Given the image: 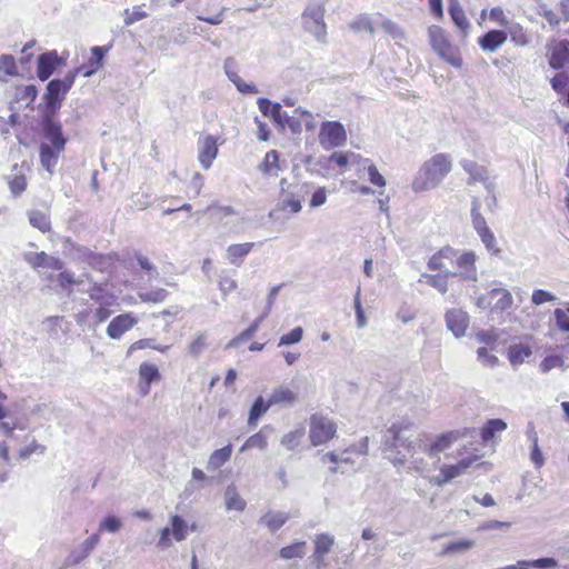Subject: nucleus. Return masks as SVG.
<instances>
[{
    "instance_id": "obj_1",
    "label": "nucleus",
    "mask_w": 569,
    "mask_h": 569,
    "mask_svg": "<svg viewBox=\"0 0 569 569\" xmlns=\"http://www.w3.org/2000/svg\"><path fill=\"white\" fill-rule=\"evenodd\" d=\"M385 445L390 449L389 459L396 466L410 463L409 469L426 477L429 465L423 458L416 457L423 451V442L419 437H413L410 425L400 426L393 423L385 436Z\"/></svg>"
},
{
    "instance_id": "obj_2",
    "label": "nucleus",
    "mask_w": 569,
    "mask_h": 569,
    "mask_svg": "<svg viewBox=\"0 0 569 569\" xmlns=\"http://www.w3.org/2000/svg\"><path fill=\"white\" fill-rule=\"evenodd\" d=\"M452 169V160L449 156L437 153L427 160L419 169L412 181L415 192H423L436 189L442 183Z\"/></svg>"
},
{
    "instance_id": "obj_3",
    "label": "nucleus",
    "mask_w": 569,
    "mask_h": 569,
    "mask_svg": "<svg viewBox=\"0 0 569 569\" xmlns=\"http://www.w3.org/2000/svg\"><path fill=\"white\" fill-rule=\"evenodd\" d=\"M82 71V68H74L66 73L62 79H52L47 84V91L43 94L46 110L57 112L61 108L67 93L72 88L76 77Z\"/></svg>"
},
{
    "instance_id": "obj_4",
    "label": "nucleus",
    "mask_w": 569,
    "mask_h": 569,
    "mask_svg": "<svg viewBox=\"0 0 569 569\" xmlns=\"http://www.w3.org/2000/svg\"><path fill=\"white\" fill-rule=\"evenodd\" d=\"M428 37L431 48L437 54L453 68L462 67V58L457 47H453L445 30L438 26H431L428 29Z\"/></svg>"
},
{
    "instance_id": "obj_5",
    "label": "nucleus",
    "mask_w": 569,
    "mask_h": 569,
    "mask_svg": "<svg viewBox=\"0 0 569 569\" xmlns=\"http://www.w3.org/2000/svg\"><path fill=\"white\" fill-rule=\"evenodd\" d=\"M325 13L326 9L323 4L309 6L302 13L305 29L311 33L319 43L327 42Z\"/></svg>"
},
{
    "instance_id": "obj_6",
    "label": "nucleus",
    "mask_w": 569,
    "mask_h": 569,
    "mask_svg": "<svg viewBox=\"0 0 569 569\" xmlns=\"http://www.w3.org/2000/svg\"><path fill=\"white\" fill-rule=\"evenodd\" d=\"M513 303L512 295L502 287L492 288L487 295L477 299V307L490 309L491 313H502L508 311Z\"/></svg>"
},
{
    "instance_id": "obj_7",
    "label": "nucleus",
    "mask_w": 569,
    "mask_h": 569,
    "mask_svg": "<svg viewBox=\"0 0 569 569\" xmlns=\"http://www.w3.org/2000/svg\"><path fill=\"white\" fill-rule=\"evenodd\" d=\"M194 530V523L189 526L182 517L173 515L170 517V527H164L160 530L158 547L169 548L171 546V536L177 542H181L187 539L189 531Z\"/></svg>"
},
{
    "instance_id": "obj_8",
    "label": "nucleus",
    "mask_w": 569,
    "mask_h": 569,
    "mask_svg": "<svg viewBox=\"0 0 569 569\" xmlns=\"http://www.w3.org/2000/svg\"><path fill=\"white\" fill-rule=\"evenodd\" d=\"M337 432L336 423L328 417L312 415L310 417L309 438L312 446L327 443Z\"/></svg>"
},
{
    "instance_id": "obj_9",
    "label": "nucleus",
    "mask_w": 569,
    "mask_h": 569,
    "mask_svg": "<svg viewBox=\"0 0 569 569\" xmlns=\"http://www.w3.org/2000/svg\"><path fill=\"white\" fill-rule=\"evenodd\" d=\"M463 170L469 174L468 184L482 183L488 193L496 191V181L485 166L477 163L471 159L463 158L460 161Z\"/></svg>"
},
{
    "instance_id": "obj_10",
    "label": "nucleus",
    "mask_w": 569,
    "mask_h": 569,
    "mask_svg": "<svg viewBox=\"0 0 569 569\" xmlns=\"http://www.w3.org/2000/svg\"><path fill=\"white\" fill-rule=\"evenodd\" d=\"M281 286H274L270 289V292L267 298V307L263 311V313L258 317L246 330H243L240 335L232 338L226 346L227 349H233L237 348L242 341H246L254 336V333L258 331L260 323L263 321V319L268 316L270 312L272 305L279 293Z\"/></svg>"
},
{
    "instance_id": "obj_11",
    "label": "nucleus",
    "mask_w": 569,
    "mask_h": 569,
    "mask_svg": "<svg viewBox=\"0 0 569 569\" xmlns=\"http://www.w3.org/2000/svg\"><path fill=\"white\" fill-rule=\"evenodd\" d=\"M476 259L477 257L472 251L459 253L457 250V257L453 260L457 271H448L449 276H459L463 280L477 281L478 270L476 267Z\"/></svg>"
},
{
    "instance_id": "obj_12",
    "label": "nucleus",
    "mask_w": 569,
    "mask_h": 569,
    "mask_svg": "<svg viewBox=\"0 0 569 569\" xmlns=\"http://www.w3.org/2000/svg\"><path fill=\"white\" fill-rule=\"evenodd\" d=\"M23 260L31 266L33 269L47 268L60 271L63 269L64 263L61 259L49 256L44 251L33 252L26 251L23 252Z\"/></svg>"
},
{
    "instance_id": "obj_13",
    "label": "nucleus",
    "mask_w": 569,
    "mask_h": 569,
    "mask_svg": "<svg viewBox=\"0 0 569 569\" xmlns=\"http://www.w3.org/2000/svg\"><path fill=\"white\" fill-rule=\"evenodd\" d=\"M447 328L452 332L456 338L465 336L469 327V316L460 308H452L446 312Z\"/></svg>"
},
{
    "instance_id": "obj_14",
    "label": "nucleus",
    "mask_w": 569,
    "mask_h": 569,
    "mask_svg": "<svg viewBox=\"0 0 569 569\" xmlns=\"http://www.w3.org/2000/svg\"><path fill=\"white\" fill-rule=\"evenodd\" d=\"M99 541L100 537L98 533L91 535L79 547L71 550L69 556L66 558L64 567L76 566L82 562L97 547Z\"/></svg>"
},
{
    "instance_id": "obj_15",
    "label": "nucleus",
    "mask_w": 569,
    "mask_h": 569,
    "mask_svg": "<svg viewBox=\"0 0 569 569\" xmlns=\"http://www.w3.org/2000/svg\"><path fill=\"white\" fill-rule=\"evenodd\" d=\"M368 452V438H365L359 446H352L341 453L336 452H327L322 457V461L328 459L330 462L338 465V463H355V460L352 458V455L356 453L357 456H363Z\"/></svg>"
},
{
    "instance_id": "obj_16",
    "label": "nucleus",
    "mask_w": 569,
    "mask_h": 569,
    "mask_svg": "<svg viewBox=\"0 0 569 569\" xmlns=\"http://www.w3.org/2000/svg\"><path fill=\"white\" fill-rule=\"evenodd\" d=\"M319 142H346L347 133L339 121H325L319 132Z\"/></svg>"
},
{
    "instance_id": "obj_17",
    "label": "nucleus",
    "mask_w": 569,
    "mask_h": 569,
    "mask_svg": "<svg viewBox=\"0 0 569 569\" xmlns=\"http://www.w3.org/2000/svg\"><path fill=\"white\" fill-rule=\"evenodd\" d=\"M138 319L131 313L114 317L107 327V335L111 339H119L124 332L136 326Z\"/></svg>"
},
{
    "instance_id": "obj_18",
    "label": "nucleus",
    "mask_w": 569,
    "mask_h": 569,
    "mask_svg": "<svg viewBox=\"0 0 569 569\" xmlns=\"http://www.w3.org/2000/svg\"><path fill=\"white\" fill-rule=\"evenodd\" d=\"M463 433L459 430H453L440 435L431 445L423 443V451L433 457L447 450L455 441H457Z\"/></svg>"
},
{
    "instance_id": "obj_19",
    "label": "nucleus",
    "mask_w": 569,
    "mask_h": 569,
    "mask_svg": "<svg viewBox=\"0 0 569 569\" xmlns=\"http://www.w3.org/2000/svg\"><path fill=\"white\" fill-rule=\"evenodd\" d=\"M60 63L57 51H48L38 57L37 74L41 81L48 80Z\"/></svg>"
},
{
    "instance_id": "obj_20",
    "label": "nucleus",
    "mask_w": 569,
    "mask_h": 569,
    "mask_svg": "<svg viewBox=\"0 0 569 569\" xmlns=\"http://www.w3.org/2000/svg\"><path fill=\"white\" fill-rule=\"evenodd\" d=\"M139 389L141 395L147 396L150 392L151 383L160 379V372L156 365L142 362L139 367Z\"/></svg>"
},
{
    "instance_id": "obj_21",
    "label": "nucleus",
    "mask_w": 569,
    "mask_h": 569,
    "mask_svg": "<svg viewBox=\"0 0 569 569\" xmlns=\"http://www.w3.org/2000/svg\"><path fill=\"white\" fill-rule=\"evenodd\" d=\"M549 64L556 70L569 68V40H561L553 46Z\"/></svg>"
},
{
    "instance_id": "obj_22",
    "label": "nucleus",
    "mask_w": 569,
    "mask_h": 569,
    "mask_svg": "<svg viewBox=\"0 0 569 569\" xmlns=\"http://www.w3.org/2000/svg\"><path fill=\"white\" fill-rule=\"evenodd\" d=\"M457 257V250L447 246L441 248L435 254H432L428 261V268L430 270H446L448 263L453 264V260Z\"/></svg>"
},
{
    "instance_id": "obj_23",
    "label": "nucleus",
    "mask_w": 569,
    "mask_h": 569,
    "mask_svg": "<svg viewBox=\"0 0 569 569\" xmlns=\"http://www.w3.org/2000/svg\"><path fill=\"white\" fill-rule=\"evenodd\" d=\"M64 144H41L40 161L41 166L52 173L58 163L60 153L63 151Z\"/></svg>"
},
{
    "instance_id": "obj_24",
    "label": "nucleus",
    "mask_w": 569,
    "mask_h": 569,
    "mask_svg": "<svg viewBox=\"0 0 569 569\" xmlns=\"http://www.w3.org/2000/svg\"><path fill=\"white\" fill-rule=\"evenodd\" d=\"M54 113L48 112V110L44 111L42 120L44 136L50 142H67V139L62 136L60 122L54 119Z\"/></svg>"
},
{
    "instance_id": "obj_25",
    "label": "nucleus",
    "mask_w": 569,
    "mask_h": 569,
    "mask_svg": "<svg viewBox=\"0 0 569 569\" xmlns=\"http://www.w3.org/2000/svg\"><path fill=\"white\" fill-rule=\"evenodd\" d=\"M87 292L93 305L118 306V298L101 283H93Z\"/></svg>"
},
{
    "instance_id": "obj_26",
    "label": "nucleus",
    "mask_w": 569,
    "mask_h": 569,
    "mask_svg": "<svg viewBox=\"0 0 569 569\" xmlns=\"http://www.w3.org/2000/svg\"><path fill=\"white\" fill-rule=\"evenodd\" d=\"M507 40V33L502 30H490L478 39L483 51L495 52Z\"/></svg>"
},
{
    "instance_id": "obj_27",
    "label": "nucleus",
    "mask_w": 569,
    "mask_h": 569,
    "mask_svg": "<svg viewBox=\"0 0 569 569\" xmlns=\"http://www.w3.org/2000/svg\"><path fill=\"white\" fill-rule=\"evenodd\" d=\"M297 400L298 393L284 385L276 387L269 397L271 406H292Z\"/></svg>"
},
{
    "instance_id": "obj_28",
    "label": "nucleus",
    "mask_w": 569,
    "mask_h": 569,
    "mask_svg": "<svg viewBox=\"0 0 569 569\" xmlns=\"http://www.w3.org/2000/svg\"><path fill=\"white\" fill-rule=\"evenodd\" d=\"M362 157L356 152H333L329 157V163H333L340 169H348L355 167L360 171Z\"/></svg>"
},
{
    "instance_id": "obj_29",
    "label": "nucleus",
    "mask_w": 569,
    "mask_h": 569,
    "mask_svg": "<svg viewBox=\"0 0 569 569\" xmlns=\"http://www.w3.org/2000/svg\"><path fill=\"white\" fill-rule=\"evenodd\" d=\"M532 355V348L529 343H512L509 346L507 357L513 367L523 363Z\"/></svg>"
},
{
    "instance_id": "obj_30",
    "label": "nucleus",
    "mask_w": 569,
    "mask_h": 569,
    "mask_svg": "<svg viewBox=\"0 0 569 569\" xmlns=\"http://www.w3.org/2000/svg\"><path fill=\"white\" fill-rule=\"evenodd\" d=\"M253 242L236 243L227 248V258L231 264L241 266L244 258L253 248Z\"/></svg>"
},
{
    "instance_id": "obj_31",
    "label": "nucleus",
    "mask_w": 569,
    "mask_h": 569,
    "mask_svg": "<svg viewBox=\"0 0 569 569\" xmlns=\"http://www.w3.org/2000/svg\"><path fill=\"white\" fill-rule=\"evenodd\" d=\"M449 14L455 22V24L460 29V31L466 36L470 28L469 20L467 19L462 7L460 6L458 0H449Z\"/></svg>"
},
{
    "instance_id": "obj_32",
    "label": "nucleus",
    "mask_w": 569,
    "mask_h": 569,
    "mask_svg": "<svg viewBox=\"0 0 569 569\" xmlns=\"http://www.w3.org/2000/svg\"><path fill=\"white\" fill-rule=\"evenodd\" d=\"M478 459L477 456L468 457L459 460L455 465H442V471L446 473L447 479L450 481L462 476L468 468Z\"/></svg>"
},
{
    "instance_id": "obj_33",
    "label": "nucleus",
    "mask_w": 569,
    "mask_h": 569,
    "mask_svg": "<svg viewBox=\"0 0 569 569\" xmlns=\"http://www.w3.org/2000/svg\"><path fill=\"white\" fill-rule=\"evenodd\" d=\"M257 104H258L260 112L263 116L272 119L274 124L280 123L281 114L283 111L280 103L272 102L267 98H259L257 100Z\"/></svg>"
},
{
    "instance_id": "obj_34",
    "label": "nucleus",
    "mask_w": 569,
    "mask_h": 569,
    "mask_svg": "<svg viewBox=\"0 0 569 569\" xmlns=\"http://www.w3.org/2000/svg\"><path fill=\"white\" fill-rule=\"evenodd\" d=\"M288 513L283 511H268L260 518V522L271 532H276L288 521Z\"/></svg>"
},
{
    "instance_id": "obj_35",
    "label": "nucleus",
    "mask_w": 569,
    "mask_h": 569,
    "mask_svg": "<svg viewBox=\"0 0 569 569\" xmlns=\"http://www.w3.org/2000/svg\"><path fill=\"white\" fill-rule=\"evenodd\" d=\"M272 407L269 399L264 400L263 397L259 396L253 401L248 416V425L256 427L259 419Z\"/></svg>"
},
{
    "instance_id": "obj_36",
    "label": "nucleus",
    "mask_w": 569,
    "mask_h": 569,
    "mask_svg": "<svg viewBox=\"0 0 569 569\" xmlns=\"http://www.w3.org/2000/svg\"><path fill=\"white\" fill-rule=\"evenodd\" d=\"M276 126L280 129L287 127L292 133H300L302 131V117H300L298 108L293 110L292 114L282 111L280 123Z\"/></svg>"
},
{
    "instance_id": "obj_37",
    "label": "nucleus",
    "mask_w": 569,
    "mask_h": 569,
    "mask_svg": "<svg viewBox=\"0 0 569 569\" xmlns=\"http://www.w3.org/2000/svg\"><path fill=\"white\" fill-rule=\"evenodd\" d=\"M259 168L264 174L277 177L281 171L278 152L274 150L267 152Z\"/></svg>"
},
{
    "instance_id": "obj_38",
    "label": "nucleus",
    "mask_w": 569,
    "mask_h": 569,
    "mask_svg": "<svg viewBox=\"0 0 569 569\" xmlns=\"http://www.w3.org/2000/svg\"><path fill=\"white\" fill-rule=\"evenodd\" d=\"M94 308H90L89 311L82 312L81 316L90 317L93 326H99L110 318L114 312L112 309L114 306L93 305Z\"/></svg>"
},
{
    "instance_id": "obj_39",
    "label": "nucleus",
    "mask_w": 569,
    "mask_h": 569,
    "mask_svg": "<svg viewBox=\"0 0 569 569\" xmlns=\"http://www.w3.org/2000/svg\"><path fill=\"white\" fill-rule=\"evenodd\" d=\"M448 271L446 273L438 274L422 273L420 276L419 282H425L438 290L440 293L445 295L448 291Z\"/></svg>"
},
{
    "instance_id": "obj_40",
    "label": "nucleus",
    "mask_w": 569,
    "mask_h": 569,
    "mask_svg": "<svg viewBox=\"0 0 569 569\" xmlns=\"http://www.w3.org/2000/svg\"><path fill=\"white\" fill-rule=\"evenodd\" d=\"M307 555V542L296 541L280 549L279 556L283 560L302 559Z\"/></svg>"
},
{
    "instance_id": "obj_41",
    "label": "nucleus",
    "mask_w": 569,
    "mask_h": 569,
    "mask_svg": "<svg viewBox=\"0 0 569 569\" xmlns=\"http://www.w3.org/2000/svg\"><path fill=\"white\" fill-rule=\"evenodd\" d=\"M232 453V446L227 445L221 449L214 450L208 460L207 468L209 470H217L221 466H223L231 457Z\"/></svg>"
},
{
    "instance_id": "obj_42",
    "label": "nucleus",
    "mask_w": 569,
    "mask_h": 569,
    "mask_svg": "<svg viewBox=\"0 0 569 569\" xmlns=\"http://www.w3.org/2000/svg\"><path fill=\"white\" fill-rule=\"evenodd\" d=\"M226 509L228 511H243L246 508V501L239 496L234 486H228L224 492Z\"/></svg>"
},
{
    "instance_id": "obj_43",
    "label": "nucleus",
    "mask_w": 569,
    "mask_h": 569,
    "mask_svg": "<svg viewBox=\"0 0 569 569\" xmlns=\"http://www.w3.org/2000/svg\"><path fill=\"white\" fill-rule=\"evenodd\" d=\"M360 170H367L369 181L379 188L386 187L387 182L377 167L367 158L361 159Z\"/></svg>"
},
{
    "instance_id": "obj_44",
    "label": "nucleus",
    "mask_w": 569,
    "mask_h": 569,
    "mask_svg": "<svg viewBox=\"0 0 569 569\" xmlns=\"http://www.w3.org/2000/svg\"><path fill=\"white\" fill-rule=\"evenodd\" d=\"M507 429V423L501 419H490L481 429V439L483 442L490 441L497 432H502Z\"/></svg>"
},
{
    "instance_id": "obj_45",
    "label": "nucleus",
    "mask_w": 569,
    "mask_h": 569,
    "mask_svg": "<svg viewBox=\"0 0 569 569\" xmlns=\"http://www.w3.org/2000/svg\"><path fill=\"white\" fill-rule=\"evenodd\" d=\"M476 542L472 539H460L456 541L449 542L443 550L441 551V555H460L465 553L468 550L472 549L475 547Z\"/></svg>"
},
{
    "instance_id": "obj_46",
    "label": "nucleus",
    "mask_w": 569,
    "mask_h": 569,
    "mask_svg": "<svg viewBox=\"0 0 569 569\" xmlns=\"http://www.w3.org/2000/svg\"><path fill=\"white\" fill-rule=\"evenodd\" d=\"M218 144H202L198 151V159L203 169H209L217 158Z\"/></svg>"
},
{
    "instance_id": "obj_47",
    "label": "nucleus",
    "mask_w": 569,
    "mask_h": 569,
    "mask_svg": "<svg viewBox=\"0 0 569 569\" xmlns=\"http://www.w3.org/2000/svg\"><path fill=\"white\" fill-rule=\"evenodd\" d=\"M208 212H211L212 217L219 222H223L228 224L231 220L230 218L237 216L236 210L230 206H209L207 209Z\"/></svg>"
},
{
    "instance_id": "obj_48",
    "label": "nucleus",
    "mask_w": 569,
    "mask_h": 569,
    "mask_svg": "<svg viewBox=\"0 0 569 569\" xmlns=\"http://www.w3.org/2000/svg\"><path fill=\"white\" fill-rule=\"evenodd\" d=\"M28 216L29 222L32 227L39 229L41 232H48L50 230V219L44 212L40 210H32Z\"/></svg>"
},
{
    "instance_id": "obj_49",
    "label": "nucleus",
    "mask_w": 569,
    "mask_h": 569,
    "mask_svg": "<svg viewBox=\"0 0 569 569\" xmlns=\"http://www.w3.org/2000/svg\"><path fill=\"white\" fill-rule=\"evenodd\" d=\"M471 218L473 228L477 231L478 236L489 230V227L487 226L485 218L480 213V201L478 199H475L472 201Z\"/></svg>"
},
{
    "instance_id": "obj_50",
    "label": "nucleus",
    "mask_w": 569,
    "mask_h": 569,
    "mask_svg": "<svg viewBox=\"0 0 569 569\" xmlns=\"http://www.w3.org/2000/svg\"><path fill=\"white\" fill-rule=\"evenodd\" d=\"M303 436H305V429L302 427H299V428L283 435L280 442L288 450H295L299 446Z\"/></svg>"
},
{
    "instance_id": "obj_51",
    "label": "nucleus",
    "mask_w": 569,
    "mask_h": 569,
    "mask_svg": "<svg viewBox=\"0 0 569 569\" xmlns=\"http://www.w3.org/2000/svg\"><path fill=\"white\" fill-rule=\"evenodd\" d=\"M267 427L262 428L257 433L250 436L243 446L240 448V452H243L251 448H259L261 450H264L267 448V436L263 433L264 429Z\"/></svg>"
},
{
    "instance_id": "obj_52",
    "label": "nucleus",
    "mask_w": 569,
    "mask_h": 569,
    "mask_svg": "<svg viewBox=\"0 0 569 569\" xmlns=\"http://www.w3.org/2000/svg\"><path fill=\"white\" fill-rule=\"evenodd\" d=\"M57 282L62 290L70 293L72 291V286L82 283V280L76 279L71 271L60 270V273L57 276Z\"/></svg>"
},
{
    "instance_id": "obj_53",
    "label": "nucleus",
    "mask_w": 569,
    "mask_h": 569,
    "mask_svg": "<svg viewBox=\"0 0 569 569\" xmlns=\"http://www.w3.org/2000/svg\"><path fill=\"white\" fill-rule=\"evenodd\" d=\"M335 545V538L328 533H320L315 539V551L319 555H327Z\"/></svg>"
},
{
    "instance_id": "obj_54",
    "label": "nucleus",
    "mask_w": 569,
    "mask_h": 569,
    "mask_svg": "<svg viewBox=\"0 0 569 569\" xmlns=\"http://www.w3.org/2000/svg\"><path fill=\"white\" fill-rule=\"evenodd\" d=\"M138 296L144 302L158 303L166 300L168 292L162 288H156L147 291H140Z\"/></svg>"
},
{
    "instance_id": "obj_55",
    "label": "nucleus",
    "mask_w": 569,
    "mask_h": 569,
    "mask_svg": "<svg viewBox=\"0 0 569 569\" xmlns=\"http://www.w3.org/2000/svg\"><path fill=\"white\" fill-rule=\"evenodd\" d=\"M144 348L154 349V350H158L163 353L170 348V346L156 345L154 339H141V340L133 342L129 347L127 353H128V356H130L133 351L144 349Z\"/></svg>"
},
{
    "instance_id": "obj_56",
    "label": "nucleus",
    "mask_w": 569,
    "mask_h": 569,
    "mask_svg": "<svg viewBox=\"0 0 569 569\" xmlns=\"http://www.w3.org/2000/svg\"><path fill=\"white\" fill-rule=\"evenodd\" d=\"M302 337L303 329L301 327H296L288 333H284L280 337L278 347L299 343L302 340Z\"/></svg>"
},
{
    "instance_id": "obj_57",
    "label": "nucleus",
    "mask_w": 569,
    "mask_h": 569,
    "mask_svg": "<svg viewBox=\"0 0 569 569\" xmlns=\"http://www.w3.org/2000/svg\"><path fill=\"white\" fill-rule=\"evenodd\" d=\"M8 183H9V188H10V191L12 192V194H14V196L21 194L27 188V179H26L24 173L22 171L16 173L13 177L9 178Z\"/></svg>"
},
{
    "instance_id": "obj_58",
    "label": "nucleus",
    "mask_w": 569,
    "mask_h": 569,
    "mask_svg": "<svg viewBox=\"0 0 569 569\" xmlns=\"http://www.w3.org/2000/svg\"><path fill=\"white\" fill-rule=\"evenodd\" d=\"M46 452V446L38 443L34 439L21 448L18 452V456L22 460L29 459L33 453L43 455Z\"/></svg>"
},
{
    "instance_id": "obj_59",
    "label": "nucleus",
    "mask_w": 569,
    "mask_h": 569,
    "mask_svg": "<svg viewBox=\"0 0 569 569\" xmlns=\"http://www.w3.org/2000/svg\"><path fill=\"white\" fill-rule=\"evenodd\" d=\"M207 348L206 333H199L188 346V352L197 358Z\"/></svg>"
},
{
    "instance_id": "obj_60",
    "label": "nucleus",
    "mask_w": 569,
    "mask_h": 569,
    "mask_svg": "<svg viewBox=\"0 0 569 569\" xmlns=\"http://www.w3.org/2000/svg\"><path fill=\"white\" fill-rule=\"evenodd\" d=\"M350 29L353 31H368L369 33L375 32L373 23L367 16L357 17L351 23Z\"/></svg>"
},
{
    "instance_id": "obj_61",
    "label": "nucleus",
    "mask_w": 569,
    "mask_h": 569,
    "mask_svg": "<svg viewBox=\"0 0 569 569\" xmlns=\"http://www.w3.org/2000/svg\"><path fill=\"white\" fill-rule=\"evenodd\" d=\"M122 526L121 520L116 516H108L99 523V531H107L110 533L117 532Z\"/></svg>"
},
{
    "instance_id": "obj_62",
    "label": "nucleus",
    "mask_w": 569,
    "mask_h": 569,
    "mask_svg": "<svg viewBox=\"0 0 569 569\" xmlns=\"http://www.w3.org/2000/svg\"><path fill=\"white\" fill-rule=\"evenodd\" d=\"M562 366H563V359L561 358V356L552 355V356L546 357L541 361V363H540V371L542 373H547L550 370H552L555 368H560Z\"/></svg>"
},
{
    "instance_id": "obj_63",
    "label": "nucleus",
    "mask_w": 569,
    "mask_h": 569,
    "mask_svg": "<svg viewBox=\"0 0 569 569\" xmlns=\"http://www.w3.org/2000/svg\"><path fill=\"white\" fill-rule=\"evenodd\" d=\"M557 300V297L549 291L542 289H536L531 295V302L535 306H540L547 302H553Z\"/></svg>"
},
{
    "instance_id": "obj_64",
    "label": "nucleus",
    "mask_w": 569,
    "mask_h": 569,
    "mask_svg": "<svg viewBox=\"0 0 569 569\" xmlns=\"http://www.w3.org/2000/svg\"><path fill=\"white\" fill-rule=\"evenodd\" d=\"M479 237L489 252L492 254H498L500 252V249L497 247L496 237L490 229L480 233Z\"/></svg>"
}]
</instances>
